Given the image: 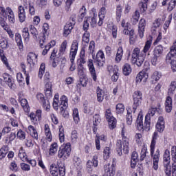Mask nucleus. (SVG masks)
Segmentation results:
<instances>
[{
	"mask_svg": "<svg viewBox=\"0 0 176 176\" xmlns=\"http://www.w3.org/2000/svg\"><path fill=\"white\" fill-rule=\"evenodd\" d=\"M122 145H123L124 153H125V155H127V153H129V142L126 140L123 141Z\"/></svg>",
	"mask_w": 176,
	"mask_h": 176,
	"instance_id": "nucleus-62",
	"label": "nucleus"
},
{
	"mask_svg": "<svg viewBox=\"0 0 176 176\" xmlns=\"http://www.w3.org/2000/svg\"><path fill=\"white\" fill-rule=\"evenodd\" d=\"M165 111L168 113H170L173 111V99L170 96H168L166 99Z\"/></svg>",
	"mask_w": 176,
	"mask_h": 176,
	"instance_id": "nucleus-24",
	"label": "nucleus"
},
{
	"mask_svg": "<svg viewBox=\"0 0 176 176\" xmlns=\"http://www.w3.org/2000/svg\"><path fill=\"white\" fill-rule=\"evenodd\" d=\"M19 157L22 160V162H28V158L27 157V153L23 149V147H21L19 153L18 154Z\"/></svg>",
	"mask_w": 176,
	"mask_h": 176,
	"instance_id": "nucleus-35",
	"label": "nucleus"
},
{
	"mask_svg": "<svg viewBox=\"0 0 176 176\" xmlns=\"http://www.w3.org/2000/svg\"><path fill=\"white\" fill-rule=\"evenodd\" d=\"M6 10L8 13H9V15L8 16L9 23H10V24H14V23H16V19H14V13L13 12V10H12V8L10 7H8Z\"/></svg>",
	"mask_w": 176,
	"mask_h": 176,
	"instance_id": "nucleus-27",
	"label": "nucleus"
},
{
	"mask_svg": "<svg viewBox=\"0 0 176 176\" xmlns=\"http://www.w3.org/2000/svg\"><path fill=\"white\" fill-rule=\"evenodd\" d=\"M22 32V36L25 41H28L30 39V32H28V28H23Z\"/></svg>",
	"mask_w": 176,
	"mask_h": 176,
	"instance_id": "nucleus-55",
	"label": "nucleus"
},
{
	"mask_svg": "<svg viewBox=\"0 0 176 176\" xmlns=\"http://www.w3.org/2000/svg\"><path fill=\"white\" fill-rule=\"evenodd\" d=\"M171 156L173 163L170 166V151L166 150L164 153V166L166 176H176V146H173Z\"/></svg>",
	"mask_w": 176,
	"mask_h": 176,
	"instance_id": "nucleus-1",
	"label": "nucleus"
},
{
	"mask_svg": "<svg viewBox=\"0 0 176 176\" xmlns=\"http://www.w3.org/2000/svg\"><path fill=\"white\" fill-rule=\"evenodd\" d=\"M6 20H8L6 10L3 7H0V25L1 27L8 24Z\"/></svg>",
	"mask_w": 176,
	"mask_h": 176,
	"instance_id": "nucleus-18",
	"label": "nucleus"
},
{
	"mask_svg": "<svg viewBox=\"0 0 176 176\" xmlns=\"http://www.w3.org/2000/svg\"><path fill=\"white\" fill-rule=\"evenodd\" d=\"M131 112H133V109L131 110V109L129 108L127 109L126 120L127 124H129V126L131 125V123H133V116L131 115Z\"/></svg>",
	"mask_w": 176,
	"mask_h": 176,
	"instance_id": "nucleus-34",
	"label": "nucleus"
},
{
	"mask_svg": "<svg viewBox=\"0 0 176 176\" xmlns=\"http://www.w3.org/2000/svg\"><path fill=\"white\" fill-rule=\"evenodd\" d=\"M3 78L4 82H7L8 84L9 87L12 88V86H13V84L12 83V76L6 73H4L3 74Z\"/></svg>",
	"mask_w": 176,
	"mask_h": 176,
	"instance_id": "nucleus-40",
	"label": "nucleus"
},
{
	"mask_svg": "<svg viewBox=\"0 0 176 176\" xmlns=\"http://www.w3.org/2000/svg\"><path fill=\"white\" fill-rule=\"evenodd\" d=\"M140 20V12L138 11H135L131 19V21L133 24V25H135L138 23V21Z\"/></svg>",
	"mask_w": 176,
	"mask_h": 176,
	"instance_id": "nucleus-37",
	"label": "nucleus"
},
{
	"mask_svg": "<svg viewBox=\"0 0 176 176\" xmlns=\"http://www.w3.org/2000/svg\"><path fill=\"white\" fill-rule=\"evenodd\" d=\"M18 138L20 140H25V132L23 131L22 130H19L16 134Z\"/></svg>",
	"mask_w": 176,
	"mask_h": 176,
	"instance_id": "nucleus-64",
	"label": "nucleus"
},
{
	"mask_svg": "<svg viewBox=\"0 0 176 176\" xmlns=\"http://www.w3.org/2000/svg\"><path fill=\"white\" fill-rule=\"evenodd\" d=\"M83 109H84V113H90L91 112L92 108L90 107V105L87 102H85L83 104Z\"/></svg>",
	"mask_w": 176,
	"mask_h": 176,
	"instance_id": "nucleus-53",
	"label": "nucleus"
},
{
	"mask_svg": "<svg viewBox=\"0 0 176 176\" xmlns=\"http://www.w3.org/2000/svg\"><path fill=\"white\" fill-rule=\"evenodd\" d=\"M146 79H148V74L144 72H140L136 76V83H141V82H146Z\"/></svg>",
	"mask_w": 176,
	"mask_h": 176,
	"instance_id": "nucleus-23",
	"label": "nucleus"
},
{
	"mask_svg": "<svg viewBox=\"0 0 176 176\" xmlns=\"http://www.w3.org/2000/svg\"><path fill=\"white\" fill-rule=\"evenodd\" d=\"M49 30V24L44 23L43 25V36L39 37V43L41 47L43 46V43L46 42V35H47V31Z\"/></svg>",
	"mask_w": 176,
	"mask_h": 176,
	"instance_id": "nucleus-15",
	"label": "nucleus"
},
{
	"mask_svg": "<svg viewBox=\"0 0 176 176\" xmlns=\"http://www.w3.org/2000/svg\"><path fill=\"white\" fill-rule=\"evenodd\" d=\"M94 49H96V43L94 41H91L89 43L88 53H89V54H93L94 53Z\"/></svg>",
	"mask_w": 176,
	"mask_h": 176,
	"instance_id": "nucleus-52",
	"label": "nucleus"
},
{
	"mask_svg": "<svg viewBox=\"0 0 176 176\" xmlns=\"http://www.w3.org/2000/svg\"><path fill=\"white\" fill-rule=\"evenodd\" d=\"M175 89H176V82L175 81H173L171 82L170 86H169V89H168V94L170 96H172V94H174V91H175Z\"/></svg>",
	"mask_w": 176,
	"mask_h": 176,
	"instance_id": "nucleus-48",
	"label": "nucleus"
},
{
	"mask_svg": "<svg viewBox=\"0 0 176 176\" xmlns=\"http://www.w3.org/2000/svg\"><path fill=\"white\" fill-rule=\"evenodd\" d=\"M151 45H152V37H150V38L146 41L145 45L143 49V52L148 53V52H149V49H151Z\"/></svg>",
	"mask_w": 176,
	"mask_h": 176,
	"instance_id": "nucleus-42",
	"label": "nucleus"
},
{
	"mask_svg": "<svg viewBox=\"0 0 176 176\" xmlns=\"http://www.w3.org/2000/svg\"><path fill=\"white\" fill-rule=\"evenodd\" d=\"M146 21L144 19H140L138 26V34L140 38H144V32H145Z\"/></svg>",
	"mask_w": 176,
	"mask_h": 176,
	"instance_id": "nucleus-20",
	"label": "nucleus"
},
{
	"mask_svg": "<svg viewBox=\"0 0 176 176\" xmlns=\"http://www.w3.org/2000/svg\"><path fill=\"white\" fill-rule=\"evenodd\" d=\"M159 138V134L157 132H154L151 144L150 146L151 148V156L153 159V167L156 170L159 168V159L160 157V150L157 149L155 153V146H156V140Z\"/></svg>",
	"mask_w": 176,
	"mask_h": 176,
	"instance_id": "nucleus-4",
	"label": "nucleus"
},
{
	"mask_svg": "<svg viewBox=\"0 0 176 176\" xmlns=\"http://www.w3.org/2000/svg\"><path fill=\"white\" fill-rule=\"evenodd\" d=\"M137 41V36L134 32V30H130L129 32V43L130 45H134Z\"/></svg>",
	"mask_w": 176,
	"mask_h": 176,
	"instance_id": "nucleus-33",
	"label": "nucleus"
},
{
	"mask_svg": "<svg viewBox=\"0 0 176 176\" xmlns=\"http://www.w3.org/2000/svg\"><path fill=\"white\" fill-rule=\"evenodd\" d=\"M67 41H64L62 44L60 45V47L59 48V52L58 53V58H61L63 56H64V54L65 53V50H67Z\"/></svg>",
	"mask_w": 176,
	"mask_h": 176,
	"instance_id": "nucleus-26",
	"label": "nucleus"
},
{
	"mask_svg": "<svg viewBox=\"0 0 176 176\" xmlns=\"http://www.w3.org/2000/svg\"><path fill=\"white\" fill-rule=\"evenodd\" d=\"M122 72L125 76H129L131 74V66L129 64H125L122 68Z\"/></svg>",
	"mask_w": 176,
	"mask_h": 176,
	"instance_id": "nucleus-38",
	"label": "nucleus"
},
{
	"mask_svg": "<svg viewBox=\"0 0 176 176\" xmlns=\"http://www.w3.org/2000/svg\"><path fill=\"white\" fill-rule=\"evenodd\" d=\"M87 66L94 82H97V73H96V67H94V63H93V60L91 59L88 60Z\"/></svg>",
	"mask_w": 176,
	"mask_h": 176,
	"instance_id": "nucleus-14",
	"label": "nucleus"
},
{
	"mask_svg": "<svg viewBox=\"0 0 176 176\" xmlns=\"http://www.w3.org/2000/svg\"><path fill=\"white\" fill-rule=\"evenodd\" d=\"M0 57H1V60L3 61V64L7 67L8 69H10V66H9V63H8V58L3 56V50L0 49Z\"/></svg>",
	"mask_w": 176,
	"mask_h": 176,
	"instance_id": "nucleus-47",
	"label": "nucleus"
},
{
	"mask_svg": "<svg viewBox=\"0 0 176 176\" xmlns=\"http://www.w3.org/2000/svg\"><path fill=\"white\" fill-rule=\"evenodd\" d=\"M29 117L30 118V120L32 123H36L38 120H41V119H42V110H36V113L34 112L30 113L29 114Z\"/></svg>",
	"mask_w": 176,
	"mask_h": 176,
	"instance_id": "nucleus-16",
	"label": "nucleus"
},
{
	"mask_svg": "<svg viewBox=\"0 0 176 176\" xmlns=\"http://www.w3.org/2000/svg\"><path fill=\"white\" fill-rule=\"evenodd\" d=\"M124 112V105L122 103H118L116 105V113H123Z\"/></svg>",
	"mask_w": 176,
	"mask_h": 176,
	"instance_id": "nucleus-54",
	"label": "nucleus"
},
{
	"mask_svg": "<svg viewBox=\"0 0 176 176\" xmlns=\"http://www.w3.org/2000/svg\"><path fill=\"white\" fill-rule=\"evenodd\" d=\"M59 107H68V98L67 96H63L59 102Z\"/></svg>",
	"mask_w": 176,
	"mask_h": 176,
	"instance_id": "nucleus-45",
	"label": "nucleus"
},
{
	"mask_svg": "<svg viewBox=\"0 0 176 176\" xmlns=\"http://www.w3.org/2000/svg\"><path fill=\"white\" fill-rule=\"evenodd\" d=\"M116 16L118 21H120V17H122V6L120 5L117 6Z\"/></svg>",
	"mask_w": 176,
	"mask_h": 176,
	"instance_id": "nucleus-60",
	"label": "nucleus"
},
{
	"mask_svg": "<svg viewBox=\"0 0 176 176\" xmlns=\"http://www.w3.org/2000/svg\"><path fill=\"white\" fill-rule=\"evenodd\" d=\"M100 141H107V136L104 135H101L100 136L96 135V146L98 151H100L101 148V146L100 145Z\"/></svg>",
	"mask_w": 176,
	"mask_h": 176,
	"instance_id": "nucleus-28",
	"label": "nucleus"
},
{
	"mask_svg": "<svg viewBox=\"0 0 176 176\" xmlns=\"http://www.w3.org/2000/svg\"><path fill=\"white\" fill-rule=\"evenodd\" d=\"M94 60H95L94 63H96L98 67H103L104 64H105V56L104 55V52L102 51H99L96 54V58L93 56Z\"/></svg>",
	"mask_w": 176,
	"mask_h": 176,
	"instance_id": "nucleus-13",
	"label": "nucleus"
},
{
	"mask_svg": "<svg viewBox=\"0 0 176 176\" xmlns=\"http://www.w3.org/2000/svg\"><path fill=\"white\" fill-rule=\"evenodd\" d=\"M27 60L30 65L34 66L36 63H38V55L33 52H30L28 54Z\"/></svg>",
	"mask_w": 176,
	"mask_h": 176,
	"instance_id": "nucleus-19",
	"label": "nucleus"
},
{
	"mask_svg": "<svg viewBox=\"0 0 176 176\" xmlns=\"http://www.w3.org/2000/svg\"><path fill=\"white\" fill-rule=\"evenodd\" d=\"M104 173H107L106 175H104L103 176H115V174L116 173V168H115V165L113 164H106L104 166Z\"/></svg>",
	"mask_w": 176,
	"mask_h": 176,
	"instance_id": "nucleus-17",
	"label": "nucleus"
},
{
	"mask_svg": "<svg viewBox=\"0 0 176 176\" xmlns=\"http://www.w3.org/2000/svg\"><path fill=\"white\" fill-rule=\"evenodd\" d=\"M96 27L97 25V16L85 17L83 21L82 30L85 33L82 35V41L85 43L90 42V32H89V27Z\"/></svg>",
	"mask_w": 176,
	"mask_h": 176,
	"instance_id": "nucleus-3",
	"label": "nucleus"
},
{
	"mask_svg": "<svg viewBox=\"0 0 176 176\" xmlns=\"http://www.w3.org/2000/svg\"><path fill=\"white\" fill-rule=\"evenodd\" d=\"M175 5H176V0H171L169 2L168 6V10H169V12H171V10H173V9L175 8Z\"/></svg>",
	"mask_w": 176,
	"mask_h": 176,
	"instance_id": "nucleus-63",
	"label": "nucleus"
},
{
	"mask_svg": "<svg viewBox=\"0 0 176 176\" xmlns=\"http://www.w3.org/2000/svg\"><path fill=\"white\" fill-rule=\"evenodd\" d=\"M45 68L46 65L45 63H41L38 71V78H40V79H42V76H43V74H45Z\"/></svg>",
	"mask_w": 176,
	"mask_h": 176,
	"instance_id": "nucleus-50",
	"label": "nucleus"
},
{
	"mask_svg": "<svg viewBox=\"0 0 176 176\" xmlns=\"http://www.w3.org/2000/svg\"><path fill=\"white\" fill-rule=\"evenodd\" d=\"M146 151H148V148H146V147H143L142 148L141 153H140V162L144 161L145 157H146V153H147Z\"/></svg>",
	"mask_w": 176,
	"mask_h": 176,
	"instance_id": "nucleus-58",
	"label": "nucleus"
},
{
	"mask_svg": "<svg viewBox=\"0 0 176 176\" xmlns=\"http://www.w3.org/2000/svg\"><path fill=\"white\" fill-rule=\"evenodd\" d=\"M155 127L159 133H163L164 131V118L162 116L158 118Z\"/></svg>",
	"mask_w": 176,
	"mask_h": 176,
	"instance_id": "nucleus-21",
	"label": "nucleus"
},
{
	"mask_svg": "<svg viewBox=\"0 0 176 176\" xmlns=\"http://www.w3.org/2000/svg\"><path fill=\"white\" fill-rule=\"evenodd\" d=\"M85 67L82 63L78 65V75L83 76L85 75Z\"/></svg>",
	"mask_w": 176,
	"mask_h": 176,
	"instance_id": "nucleus-57",
	"label": "nucleus"
},
{
	"mask_svg": "<svg viewBox=\"0 0 176 176\" xmlns=\"http://www.w3.org/2000/svg\"><path fill=\"white\" fill-rule=\"evenodd\" d=\"M45 133L47 141L50 142L53 140V136H52V132H50V128H49V124H47L45 125Z\"/></svg>",
	"mask_w": 176,
	"mask_h": 176,
	"instance_id": "nucleus-31",
	"label": "nucleus"
},
{
	"mask_svg": "<svg viewBox=\"0 0 176 176\" xmlns=\"http://www.w3.org/2000/svg\"><path fill=\"white\" fill-rule=\"evenodd\" d=\"M28 130L30 131L31 137H32V138L34 140H38V131H36V129H35L34 126L30 125L28 126Z\"/></svg>",
	"mask_w": 176,
	"mask_h": 176,
	"instance_id": "nucleus-30",
	"label": "nucleus"
},
{
	"mask_svg": "<svg viewBox=\"0 0 176 176\" xmlns=\"http://www.w3.org/2000/svg\"><path fill=\"white\" fill-rule=\"evenodd\" d=\"M74 164L77 170H82V160L79 157H74Z\"/></svg>",
	"mask_w": 176,
	"mask_h": 176,
	"instance_id": "nucleus-32",
	"label": "nucleus"
},
{
	"mask_svg": "<svg viewBox=\"0 0 176 176\" xmlns=\"http://www.w3.org/2000/svg\"><path fill=\"white\" fill-rule=\"evenodd\" d=\"M133 113H135L137 108L141 105V101H142V92L140 91H135L133 95Z\"/></svg>",
	"mask_w": 176,
	"mask_h": 176,
	"instance_id": "nucleus-9",
	"label": "nucleus"
},
{
	"mask_svg": "<svg viewBox=\"0 0 176 176\" xmlns=\"http://www.w3.org/2000/svg\"><path fill=\"white\" fill-rule=\"evenodd\" d=\"M73 119L75 123L79 122V111L78 109H74L73 110Z\"/></svg>",
	"mask_w": 176,
	"mask_h": 176,
	"instance_id": "nucleus-49",
	"label": "nucleus"
},
{
	"mask_svg": "<svg viewBox=\"0 0 176 176\" xmlns=\"http://www.w3.org/2000/svg\"><path fill=\"white\" fill-rule=\"evenodd\" d=\"M155 113H156V109L150 110L145 116L144 122L142 121L143 116L140 114L138 115L136 120V126L139 131H144V130H145V131H149V130H151V117L155 116Z\"/></svg>",
	"mask_w": 176,
	"mask_h": 176,
	"instance_id": "nucleus-2",
	"label": "nucleus"
},
{
	"mask_svg": "<svg viewBox=\"0 0 176 176\" xmlns=\"http://www.w3.org/2000/svg\"><path fill=\"white\" fill-rule=\"evenodd\" d=\"M163 54V46L162 45H158L157 46L154 50H153V58L151 60V63L153 65H156L157 64V60L160 56Z\"/></svg>",
	"mask_w": 176,
	"mask_h": 176,
	"instance_id": "nucleus-11",
	"label": "nucleus"
},
{
	"mask_svg": "<svg viewBox=\"0 0 176 176\" xmlns=\"http://www.w3.org/2000/svg\"><path fill=\"white\" fill-rule=\"evenodd\" d=\"M71 153V143H67L64 146H61L58 151V157L65 160L69 157Z\"/></svg>",
	"mask_w": 176,
	"mask_h": 176,
	"instance_id": "nucleus-6",
	"label": "nucleus"
},
{
	"mask_svg": "<svg viewBox=\"0 0 176 176\" xmlns=\"http://www.w3.org/2000/svg\"><path fill=\"white\" fill-rule=\"evenodd\" d=\"M30 32L32 34L34 39L38 41V30L34 27V25H30Z\"/></svg>",
	"mask_w": 176,
	"mask_h": 176,
	"instance_id": "nucleus-46",
	"label": "nucleus"
},
{
	"mask_svg": "<svg viewBox=\"0 0 176 176\" xmlns=\"http://www.w3.org/2000/svg\"><path fill=\"white\" fill-rule=\"evenodd\" d=\"M122 57H123V48L122 47H120L117 51L116 61H117V63L120 62V60H122Z\"/></svg>",
	"mask_w": 176,
	"mask_h": 176,
	"instance_id": "nucleus-41",
	"label": "nucleus"
},
{
	"mask_svg": "<svg viewBox=\"0 0 176 176\" xmlns=\"http://www.w3.org/2000/svg\"><path fill=\"white\" fill-rule=\"evenodd\" d=\"M93 166L94 167L98 166V156L97 155H94L92 161L89 160L87 162V168H92Z\"/></svg>",
	"mask_w": 176,
	"mask_h": 176,
	"instance_id": "nucleus-25",
	"label": "nucleus"
},
{
	"mask_svg": "<svg viewBox=\"0 0 176 176\" xmlns=\"http://www.w3.org/2000/svg\"><path fill=\"white\" fill-rule=\"evenodd\" d=\"M108 72L109 74H116L118 73V67L116 66H112V65H109L107 67Z\"/></svg>",
	"mask_w": 176,
	"mask_h": 176,
	"instance_id": "nucleus-61",
	"label": "nucleus"
},
{
	"mask_svg": "<svg viewBox=\"0 0 176 176\" xmlns=\"http://www.w3.org/2000/svg\"><path fill=\"white\" fill-rule=\"evenodd\" d=\"M21 107L23 108L25 112H28L30 111V106L28 105V102L27 99H22L20 100Z\"/></svg>",
	"mask_w": 176,
	"mask_h": 176,
	"instance_id": "nucleus-43",
	"label": "nucleus"
},
{
	"mask_svg": "<svg viewBox=\"0 0 176 176\" xmlns=\"http://www.w3.org/2000/svg\"><path fill=\"white\" fill-rule=\"evenodd\" d=\"M105 14H107V9L104 7H102L99 12V21L98 25L101 27L104 24V19H105Z\"/></svg>",
	"mask_w": 176,
	"mask_h": 176,
	"instance_id": "nucleus-22",
	"label": "nucleus"
},
{
	"mask_svg": "<svg viewBox=\"0 0 176 176\" xmlns=\"http://www.w3.org/2000/svg\"><path fill=\"white\" fill-rule=\"evenodd\" d=\"M15 41L18 46H23V40L21 39V34L20 33L15 34Z\"/></svg>",
	"mask_w": 176,
	"mask_h": 176,
	"instance_id": "nucleus-51",
	"label": "nucleus"
},
{
	"mask_svg": "<svg viewBox=\"0 0 176 176\" xmlns=\"http://www.w3.org/2000/svg\"><path fill=\"white\" fill-rule=\"evenodd\" d=\"M176 58V45H173L170 48V52L167 54L166 57V63L169 65L175 61Z\"/></svg>",
	"mask_w": 176,
	"mask_h": 176,
	"instance_id": "nucleus-12",
	"label": "nucleus"
},
{
	"mask_svg": "<svg viewBox=\"0 0 176 176\" xmlns=\"http://www.w3.org/2000/svg\"><path fill=\"white\" fill-rule=\"evenodd\" d=\"M116 151L118 152V155H119V156H122V155H123V152L122 151V140H118L116 142Z\"/></svg>",
	"mask_w": 176,
	"mask_h": 176,
	"instance_id": "nucleus-44",
	"label": "nucleus"
},
{
	"mask_svg": "<svg viewBox=\"0 0 176 176\" xmlns=\"http://www.w3.org/2000/svg\"><path fill=\"white\" fill-rule=\"evenodd\" d=\"M145 56L140 51V48L135 47L132 53L131 63L138 67H141L144 64Z\"/></svg>",
	"mask_w": 176,
	"mask_h": 176,
	"instance_id": "nucleus-5",
	"label": "nucleus"
},
{
	"mask_svg": "<svg viewBox=\"0 0 176 176\" xmlns=\"http://www.w3.org/2000/svg\"><path fill=\"white\" fill-rule=\"evenodd\" d=\"M58 148V145L57 143H54L51 144L50 151H49V155L50 156H54L55 153H57V148Z\"/></svg>",
	"mask_w": 176,
	"mask_h": 176,
	"instance_id": "nucleus-36",
	"label": "nucleus"
},
{
	"mask_svg": "<svg viewBox=\"0 0 176 176\" xmlns=\"http://www.w3.org/2000/svg\"><path fill=\"white\" fill-rule=\"evenodd\" d=\"M79 43L77 40H74L72 44L71 50H70V61L72 63L71 67L69 68L70 71H75V66H74V61L75 60V57L76 56V53H78V46Z\"/></svg>",
	"mask_w": 176,
	"mask_h": 176,
	"instance_id": "nucleus-7",
	"label": "nucleus"
},
{
	"mask_svg": "<svg viewBox=\"0 0 176 176\" xmlns=\"http://www.w3.org/2000/svg\"><path fill=\"white\" fill-rule=\"evenodd\" d=\"M76 15H72L70 17L69 21L66 23L64 27L63 35L67 37L71 34V31L74 30V27H75Z\"/></svg>",
	"mask_w": 176,
	"mask_h": 176,
	"instance_id": "nucleus-8",
	"label": "nucleus"
},
{
	"mask_svg": "<svg viewBox=\"0 0 176 176\" xmlns=\"http://www.w3.org/2000/svg\"><path fill=\"white\" fill-rule=\"evenodd\" d=\"M101 122V118H100V115L95 114L93 118V124L94 126H97L98 124H100V122Z\"/></svg>",
	"mask_w": 176,
	"mask_h": 176,
	"instance_id": "nucleus-56",
	"label": "nucleus"
},
{
	"mask_svg": "<svg viewBox=\"0 0 176 176\" xmlns=\"http://www.w3.org/2000/svg\"><path fill=\"white\" fill-rule=\"evenodd\" d=\"M96 94L98 97V101L99 102H102V101L104 100V91H102V89H100V87H97Z\"/></svg>",
	"mask_w": 176,
	"mask_h": 176,
	"instance_id": "nucleus-39",
	"label": "nucleus"
},
{
	"mask_svg": "<svg viewBox=\"0 0 176 176\" xmlns=\"http://www.w3.org/2000/svg\"><path fill=\"white\" fill-rule=\"evenodd\" d=\"M105 118L109 123V127L111 130H113L116 127V118L112 116L110 109L106 110Z\"/></svg>",
	"mask_w": 176,
	"mask_h": 176,
	"instance_id": "nucleus-10",
	"label": "nucleus"
},
{
	"mask_svg": "<svg viewBox=\"0 0 176 176\" xmlns=\"http://www.w3.org/2000/svg\"><path fill=\"white\" fill-rule=\"evenodd\" d=\"M148 2L149 0H143L139 3L140 9L142 13H145L148 10Z\"/></svg>",
	"mask_w": 176,
	"mask_h": 176,
	"instance_id": "nucleus-29",
	"label": "nucleus"
},
{
	"mask_svg": "<svg viewBox=\"0 0 176 176\" xmlns=\"http://www.w3.org/2000/svg\"><path fill=\"white\" fill-rule=\"evenodd\" d=\"M45 90H52V82H50L49 80V78L45 77Z\"/></svg>",
	"mask_w": 176,
	"mask_h": 176,
	"instance_id": "nucleus-59",
	"label": "nucleus"
}]
</instances>
